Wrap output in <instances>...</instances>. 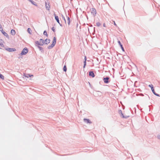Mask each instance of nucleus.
Segmentation results:
<instances>
[{"instance_id": "nucleus-4", "label": "nucleus", "mask_w": 160, "mask_h": 160, "mask_svg": "<svg viewBox=\"0 0 160 160\" xmlns=\"http://www.w3.org/2000/svg\"><path fill=\"white\" fill-rule=\"evenodd\" d=\"M45 4L46 9L47 10H49L50 9V4L49 1L47 0V1L45 2Z\"/></svg>"}, {"instance_id": "nucleus-32", "label": "nucleus", "mask_w": 160, "mask_h": 160, "mask_svg": "<svg viewBox=\"0 0 160 160\" xmlns=\"http://www.w3.org/2000/svg\"><path fill=\"white\" fill-rule=\"evenodd\" d=\"M118 113L120 114H122V111L121 110H118Z\"/></svg>"}, {"instance_id": "nucleus-11", "label": "nucleus", "mask_w": 160, "mask_h": 160, "mask_svg": "<svg viewBox=\"0 0 160 160\" xmlns=\"http://www.w3.org/2000/svg\"><path fill=\"white\" fill-rule=\"evenodd\" d=\"M84 122L87 123H92L91 121H90L89 119L88 118H84L83 119Z\"/></svg>"}, {"instance_id": "nucleus-23", "label": "nucleus", "mask_w": 160, "mask_h": 160, "mask_svg": "<svg viewBox=\"0 0 160 160\" xmlns=\"http://www.w3.org/2000/svg\"><path fill=\"white\" fill-rule=\"evenodd\" d=\"M0 78L2 80L4 79V76L1 73H0Z\"/></svg>"}, {"instance_id": "nucleus-38", "label": "nucleus", "mask_w": 160, "mask_h": 160, "mask_svg": "<svg viewBox=\"0 0 160 160\" xmlns=\"http://www.w3.org/2000/svg\"><path fill=\"white\" fill-rule=\"evenodd\" d=\"M70 23V21H68V23L69 25Z\"/></svg>"}, {"instance_id": "nucleus-18", "label": "nucleus", "mask_w": 160, "mask_h": 160, "mask_svg": "<svg viewBox=\"0 0 160 160\" xmlns=\"http://www.w3.org/2000/svg\"><path fill=\"white\" fill-rule=\"evenodd\" d=\"M55 45L54 44H53L52 43V44H51L50 45H49L48 47V49H52L53 47H54Z\"/></svg>"}, {"instance_id": "nucleus-21", "label": "nucleus", "mask_w": 160, "mask_h": 160, "mask_svg": "<svg viewBox=\"0 0 160 160\" xmlns=\"http://www.w3.org/2000/svg\"><path fill=\"white\" fill-rule=\"evenodd\" d=\"M43 35H45L47 37H48V35L47 33V32L46 30H44L43 32Z\"/></svg>"}, {"instance_id": "nucleus-41", "label": "nucleus", "mask_w": 160, "mask_h": 160, "mask_svg": "<svg viewBox=\"0 0 160 160\" xmlns=\"http://www.w3.org/2000/svg\"><path fill=\"white\" fill-rule=\"evenodd\" d=\"M90 27H92V24H91L89 26Z\"/></svg>"}, {"instance_id": "nucleus-2", "label": "nucleus", "mask_w": 160, "mask_h": 160, "mask_svg": "<svg viewBox=\"0 0 160 160\" xmlns=\"http://www.w3.org/2000/svg\"><path fill=\"white\" fill-rule=\"evenodd\" d=\"M28 51V49L27 48H24L21 51V53L19 55H24L27 54Z\"/></svg>"}, {"instance_id": "nucleus-39", "label": "nucleus", "mask_w": 160, "mask_h": 160, "mask_svg": "<svg viewBox=\"0 0 160 160\" xmlns=\"http://www.w3.org/2000/svg\"><path fill=\"white\" fill-rule=\"evenodd\" d=\"M103 26L104 27H106V25L105 23L103 24Z\"/></svg>"}, {"instance_id": "nucleus-29", "label": "nucleus", "mask_w": 160, "mask_h": 160, "mask_svg": "<svg viewBox=\"0 0 160 160\" xmlns=\"http://www.w3.org/2000/svg\"><path fill=\"white\" fill-rule=\"evenodd\" d=\"M148 86L149 87H150L151 88V89H152V88H153V85L152 84H150L148 85Z\"/></svg>"}, {"instance_id": "nucleus-28", "label": "nucleus", "mask_w": 160, "mask_h": 160, "mask_svg": "<svg viewBox=\"0 0 160 160\" xmlns=\"http://www.w3.org/2000/svg\"><path fill=\"white\" fill-rule=\"evenodd\" d=\"M62 17L63 18V19L64 20L65 22L66 23V19H65V18L64 17V16L63 15H62Z\"/></svg>"}, {"instance_id": "nucleus-3", "label": "nucleus", "mask_w": 160, "mask_h": 160, "mask_svg": "<svg viewBox=\"0 0 160 160\" xmlns=\"http://www.w3.org/2000/svg\"><path fill=\"white\" fill-rule=\"evenodd\" d=\"M39 41L40 42H41L42 41V43L43 45L44 43L47 45L49 44L50 42V40L47 38H46L45 40H44L42 39L41 38L39 39Z\"/></svg>"}, {"instance_id": "nucleus-35", "label": "nucleus", "mask_w": 160, "mask_h": 160, "mask_svg": "<svg viewBox=\"0 0 160 160\" xmlns=\"http://www.w3.org/2000/svg\"><path fill=\"white\" fill-rule=\"evenodd\" d=\"M84 61H87V57L86 56H85L84 57Z\"/></svg>"}, {"instance_id": "nucleus-6", "label": "nucleus", "mask_w": 160, "mask_h": 160, "mask_svg": "<svg viewBox=\"0 0 160 160\" xmlns=\"http://www.w3.org/2000/svg\"><path fill=\"white\" fill-rule=\"evenodd\" d=\"M54 15L55 17V18L56 20L57 21V22H58V23H59L60 26L62 27V25L59 22V18H58V17L56 15V14L54 13Z\"/></svg>"}, {"instance_id": "nucleus-19", "label": "nucleus", "mask_w": 160, "mask_h": 160, "mask_svg": "<svg viewBox=\"0 0 160 160\" xmlns=\"http://www.w3.org/2000/svg\"><path fill=\"white\" fill-rule=\"evenodd\" d=\"M27 32H28L30 34H32V30L30 28H28L27 29Z\"/></svg>"}, {"instance_id": "nucleus-24", "label": "nucleus", "mask_w": 160, "mask_h": 160, "mask_svg": "<svg viewBox=\"0 0 160 160\" xmlns=\"http://www.w3.org/2000/svg\"><path fill=\"white\" fill-rule=\"evenodd\" d=\"M0 31L2 33V32L4 31L1 24H0Z\"/></svg>"}, {"instance_id": "nucleus-44", "label": "nucleus", "mask_w": 160, "mask_h": 160, "mask_svg": "<svg viewBox=\"0 0 160 160\" xmlns=\"http://www.w3.org/2000/svg\"><path fill=\"white\" fill-rule=\"evenodd\" d=\"M21 58V57H20H20H18V58L19 59V58Z\"/></svg>"}, {"instance_id": "nucleus-27", "label": "nucleus", "mask_w": 160, "mask_h": 160, "mask_svg": "<svg viewBox=\"0 0 160 160\" xmlns=\"http://www.w3.org/2000/svg\"><path fill=\"white\" fill-rule=\"evenodd\" d=\"M157 138L158 139L160 140V133L157 135Z\"/></svg>"}, {"instance_id": "nucleus-15", "label": "nucleus", "mask_w": 160, "mask_h": 160, "mask_svg": "<svg viewBox=\"0 0 160 160\" xmlns=\"http://www.w3.org/2000/svg\"><path fill=\"white\" fill-rule=\"evenodd\" d=\"M29 2H30L33 5L37 6H38L37 4V3L32 0H28Z\"/></svg>"}, {"instance_id": "nucleus-25", "label": "nucleus", "mask_w": 160, "mask_h": 160, "mask_svg": "<svg viewBox=\"0 0 160 160\" xmlns=\"http://www.w3.org/2000/svg\"><path fill=\"white\" fill-rule=\"evenodd\" d=\"M151 90H152V92H153V93L154 94H155V93H156L154 90V88H152L151 89Z\"/></svg>"}, {"instance_id": "nucleus-20", "label": "nucleus", "mask_w": 160, "mask_h": 160, "mask_svg": "<svg viewBox=\"0 0 160 160\" xmlns=\"http://www.w3.org/2000/svg\"><path fill=\"white\" fill-rule=\"evenodd\" d=\"M63 71L66 72L67 70V68L66 65H64L63 68Z\"/></svg>"}, {"instance_id": "nucleus-40", "label": "nucleus", "mask_w": 160, "mask_h": 160, "mask_svg": "<svg viewBox=\"0 0 160 160\" xmlns=\"http://www.w3.org/2000/svg\"><path fill=\"white\" fill-rule=\"evenodd\" d=\"M86 66V65H83V68H85V67Z\"/></svg>"}, {"instance_id": "nucleus-5", "label": "nucleus", "mask_w": 160, "mask_h": 160, "mask_svg": "<svg viewBox=\"0 0 160 160\" xmlns=\"http://www.w3.org/2000/svg\"><path fill=\"white\" fill-rule=\"evenodd\" d=\"M5 49L9 52H15L16 51V49L15 48H5Z\"/></svg>"}, {"instance_id": "nucleus-37", "label": "nucleus", "mask_w": 160, "mask_h": 160, "mask_svg": "<svg viewBox=\"0 0 160 160\" xmlns=\"http://www.w3.org/2000/svg\"><path fill=\"white\" fill-rule=\"evenodd\" d=\"M84 65H86V61H84L83 62Z\"/></svg>"}, {"instance_id": "nucleus-31", "label": "nucleus", "mask_w": 160, "mask_h": 160, "mask_svg": "<svg viewBox=\"0 0 160 160\" xmlns=\"http://www.w3.org/2000/svg\"><path fill=\"white\" fill-rule=\"evenodd\" d=\"M52 30L53 31V32H55V30L54 27H52L51 28Z\"/></svg>"}, {"instance_id": "nucleus-30", "label": "nucleus", "mask_w": 160, "mask_h": 160, "mask_svg": "<svg viewBox=\"0 0 160 160\" xmlns=\"http://www.w3.org/2000/svg\"><path fill=\"white\" fill-rule=\"evenodd\" d=\"M66 17L67 18L68 21H70V18L68 16L66 15Z\"/></svg>"}, {"instance_id": "nucleus-46", "label": "nucleus", "mask_w": 160, "mask_h": 160, "mask_svg": "<svg viewBox=\"0 0 160 160\" xmlns=\"http://www.w3.org/2000/svg\"><path fill=\"white\" fill-rule=\"evenodd\" d=\"M2 48L0 47V49H1Z\"/></svg>"}, {"instance_id": "nucleus-26", "label": "nucleus", "mask_w": 160, "mask_h": 160, "mask_svg": "<svg viewBox=\"0 0 160 160\" xmlns=\"http://www.w3.org/2000/svg\"><path fill=\"white\" fill-rule=\"evenodd\" d=\"M96 24L97 26L98 27L100 26L101 25V24L99 22H97Z\"/></svg>"}, {"instance_id": "nucleus-17", "label": "nucleus", "mask_w": 160, "mask_h": 160, "mask_svg": "<svg viewBox=\"0 0 160 160\" xmlns=\"http://www.w3.org/2000/svg\"><path fill=\"white\" fill-rule=\"evenodd\" d=\"M57 41L56 38L55 37H54L53 39V41L52 42V43L54 44L55 45Z\"/></svg>"}, {"instance_id": "nucleus-10", "label": "nucleus", "mask_w": 160, "mask_h": 160, "mask_svg": "<svg viewBox=\"0 0 160 160\" xmlns=\"http://www.w3.org/2000/svg\"><path fill=\"white\" fill-rule=\"evenodd\" d=\"M89 75L90 76L92 77V78H94L95 76V75L93 71H90L89 72Z\"/></svg>"}, {"instance_id": "nucleus-9", "label": "nucleus", "mask_w": 160, "mask_h": 160, "mask_svg": "<svg viewBox=\"0 0 160 160\" xmlns=\"http://www.w3.org/2000/svg\"><path fill=\"white\" fill-rule=\"evenodd\" d=\"M118 44H119V46H120L122 51L123 52H124L125 50H124V48L123 47L121 43V42L120 41L118 40Z\"/></svg>"}, {"instance_id": "nucleus-45", "label": "nucleus", "mask_w": 160, "mask_h": 160, "mask_svg": "<svg viewBox=\"0 0 160 160\" xmlns=\"http://www.w3.org/2000/svg\"><path fill=\"white\" fill-rule=\"evenodd\" d=\"M48 42V41H46V42Z\"/></svg>"}, {"instance_id": "nucleus-22", "label": "nucleus", "mask_w": 160, "mask_h": 160, "mask_svg": "<svg viewBox=\"0 0 160 160\" xmlns=\"http://www.w3.org/2000/svg\"><path fill=\"white\" fill-rule=\"evenodd\" d=\"M112 23H113L115 26H116V27H117L118 28V29H119V28L118 26L117 25L115 21L112 20Z\"/></svg>"}, {"instance_id": "nucleus-43", "label": "nucleus", "mask_w": 160, "mask_h": 160, "mask_svg": "<svg viewBox=\"0 0 160 160\" xmlns=\"http://www.w3.org/2000/svg\"><path fill=\"white\" fill-rule=\"evenodd\" d=\"M86 17H87V19H88V16H87V15H86Z\"/></svg>"}, {"instance_id": "nucleus-42", "label": "nucleus", "mask_w": 160, "mask_h": 160, "mask_svg": "<svg viewBox=\"0 0 160 160\" xmlns=\"http://www.w3.org/2000/svg\"><path fill=\"white\" fill-rule=\"evenodd\" d=\"M97 92H100L101 94H102V92H100V91H97Z\"/></svg>"}, {"instance_id": "nucleus-14", "label": "nucleus", "mask_w": 160, "mask_h": 160, "mask_svg": "<svg viewBox=\"0 0 160 160\" xmlns=\"http://www.w3.org/2000/svg\"><path fill=\"white\" fill-rule=\"evenodd\" d=\"M37 47L39 49V50L41 51V52L42 53H43L44 52V51L43 50V48L42 47H40V46H37Z\"/></svg>"}, {"instance_id": "nucleus-8", "label": "nucleus", "mask_w": 160, "mask_h": 160, "mask_svg": "<svg viewBox=\"0 0 160 160\" xmlns=\"http://www.w3.org/2000/svg\"><path fill=\"white\" fill-rule=\"evenodd\" d=\"M40 42L38 41H36L35 42V46L36 47H37V46L38 45V46H43V44L42 43H40Z\"/></svg>"}, {"instance_id": "nucleus-33", "label": "nucleus", "mask_w": 160, "mask_h": 160, "mask_svg": "<svg viewBox=\"0 0 160 160\" xmlns=\"http://www.w3.org/2000/svg\"><path fill=\"white\" fill-rule=\"evenodd\" d=\"M121 116L123 118H124L125 117V116H124L123 114V113H122V114H121Z\"/></svg>"}, {"instance_id": "nucleus-12", "label": "nucleus", "mask_w": 160, "mask_h": 160, "mask_svg": "<svg viewBox=\"0 0 160 160\" xmlns=\"http://www.w3.org/2000/svg\"><path fill=\"white\" fill-rule=\"evenodd\" d=\"M23 76L25 77L26 78H28L29 77H33V75L29 74H24Z\"/></svg>"}, {"instance_id": "nucleus-16", "label": "nucleus", "mask_w": 160, "mask_h": 160, "mask_svg": "<svg viewBox=\"0 0 160 160\" xmlns=\"http://www.w3.org/2000/svg\"><path fill=\"white\" fill-rule=\"evenodd\" d=\"M10 33L12 35H14L16 34V32L14 29H12L11 30Z\"/></svg>"}, {"instance_id": "nucleus-1", "label": "nucleus", "mask_w": 160, "mask_h": 160, "mask_svg": "<svg viewBox=\"0 0 160 160\" xmlns=\"http://www.w3.org/2000/svg\"><path fill=\"white\" fill-rule=\"evenodd\" d=\"M102 80L105 84H108L111 81L110 78L108 76H105L103 77Z\"/></svg>"}, {"instance_id": "nucleus-7", "label": "nucleus", "mask_w": 160, "mask_h": 160, "mask_svg": "<svg viewBox=\"0 0 160 160\" xmlns=\"http://www.w3.org/2000/svg\"><path fill=\"white\" fill-rule=\"evenodd\" d=\"M97 13L96 9L95 8H92L91 11V13L94 16L96 15Z\"/></svg>"}, {"instance_id": "nucleus-34", "label": "nucleus", "mask_w": 160, "mask_h": 160, "mask_svg": "<svg viewBox=\"0 0 160 160\" xmlns=\"http://www.w3.org/2000/svg\"><path fill=\"white\" fill-rule=\"evenodd\" d=\"M154 95H156V96H158V97H160V96L159 94H158V93H155V94H154Z\"/></svg>"}, {"instance_id": "nucleus-13", "label": "nucleus", "mask_w": 160, "mask_h": 160, "mask_svg": "<svg viewBox=\"0 0 160 160\" xmlns=\"http://www.w3.org/2000/svg\"><path fill=\"white\" fill-rule=\"evenodd\" d=\"M4 36H5V37H6L8 39H9V36H8V34L6 32H4V31L3 32H2V33Z\"/></svg>"}, {"instance_id": "nucleus-36", "label": "nucleus", "mask_w": 160, "mask_h": 160, "mask_svg": "<svg viewBox=\"0 0 160 160\" xmlns=\"http://www.w3.org/2000/svg\"><path fill=\"white\" fill-rule=\"evenodd\" d=\"M129 117V116H125V117L124 118H128Z\"/></svg>"}]
</instances>
